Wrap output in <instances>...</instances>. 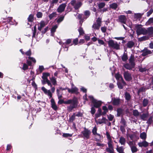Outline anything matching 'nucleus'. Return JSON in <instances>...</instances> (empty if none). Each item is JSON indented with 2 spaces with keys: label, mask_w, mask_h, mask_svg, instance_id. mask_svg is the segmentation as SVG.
Here are the masks:
<instances>
[{
  "label": "nucleus",
  "mask_w": 153,
  "mask_h": 153,
  "mask_svg": "<svg viewBox=\"0 0 153 153\" xmlns=\"http://www.w3.org/2000/svg\"><path fill=\"white\" fill-rule=\"evenodd\" d=\"M58 103L59 104H62V103L65 104H71L70 105L67 107V109L68 111H71L74 108L77 107L78 102L76 99L74 98L73 99L68 100L66 101H64L63 100L60 99H59Z\"/></svg>",
  "instance_id": "f257e3e1"
},
{
  "label": "nucleus",
  "mask_w": 153,
  "mask_h": 153,
  "mask_svg": "<svg viewBox=\"0 0 153 153\" xmlns=\"http://www.w3.org/2000/svg\"><path fill=\"white\" fill-rule=\"evenodd\" d=\"M109 46L117 50L120 49V43H118L117 42L112 40H110L108 42Z\"/></svg>",
  "instance_id": "f03ea898"
},
{
  "label": "nucleus",
  "mask_w": 153,
  "mask_h": 153,
  "mask_svg": "<svg viewBox=\"0 0 153 153\" xmlns=\"http://www.w3.org/2000/svg\"><path fill=\"white\" fill-rule=\"evenodd\" d=\"M49 76L50 74L48 73H43L42 76L43 80L42 81V82L43 85L47 83L48 86L52 87V85L50 81L48 79V77Z\"/></svg>",
  "instance_id": "7ed1b4c3"
},
{
  "label": "nucleus",
  "mask_w": 153,
  "mask_h": 153,
  "mask_svg": "<svg viewBox=\"0 0 153 153\" xmlns=\"http://www.w3.org/2000/svg\"><path fill=\"white\" fill-rule=\"evenodd\" d=\"M82 137L84 139H88L90 138V136L91 134V131L85 127L84 128V130L81 132Z\"/></svg>",
  "instance_id": "20e7f679"
},
{
  "label": "nucleus",
  "mask_w": 153,
  "mask_h": 153,
  "mask_svg": "<svg viewBox=\"0 0 153 153\" xmlns=\"http://www.w3.org/2000/svg\"><path fill=\"white\" fill-rule=\"evenodd\" d=\"M89 97L90 99L92 101L94 107L97 108L101 106L102 103L101 101H98L94 99L92 96H89Z\"/></svg>",
  "instance_id": "39448f33"
},
{
  "label": "nucleus",
  "mask_w": 153,
  "mask_h": 153,
  "mask_svg": "<svg viewBox=\"0 0 153 153\" xmlns=\"http://www.w3.org/2000/svg\"><path fill=\"white\" fill-rule=\"evenodd\" d=\"M136 33L138 35L143 34L146 35L147 34V30L145 28H142L139 26L137 27Z\"/></svg>",
  "instance_id": "423d86ee"
},
{
  "label": "nucleus",
  "mask_w": 153,
  "mask_h": 153,
  "mask_svg": "<svg viewBox=\"0 0 153 153\" xmlns=\"http://www.w3.org/2000/svg\"><path fill=\"white\" fill-rule=\"evenodd\" d=\"M96 23L92 25V27L94 30L99 29L101 24V19L98 18L96 21Z\"/></svg>",
  "instance_id": "0eeeda50"
},
{
  "label": "nucleus",
  "mask_w": 153,
  "mask_h": 153,
  "mask_svg": "<svg viewBox=\"0 0 153 153\" xmlns=\"http://www.w3.org/2000/svg\"><path fill=\"white\" fill-rule=\"evenodd\" d=\"M107 137L108 139V142L107 144L108 146V148H114L113 141L111 138V137L109 133L106 132V134Z\"/></svg>",
  "instance_id": "6e6552de"
},
{
  "label": "nucleus",
  "mask_w": 153,
  "mask_h": 153,
  "mask_svg": "<svg viewBox=\"0 0 153 153\" xmlns=\"http://www.w3.org/2000/svg\"><path fill=\"white\" fill-rule=\"evenodd\" d=\"M71 4L74 7L75 9H78L82 5L80 2H76L75 0H72L71 2Z\"/></svg>",
  "instance_id": "1a4fd4ad"
},
{
  "label": "nucleus",
  "mask_w": 153,
  "mask_h": 153,
  "mask_svg": "<svg viewBox=\"0 0 153 153\" xmlns=\"http://www.w3.org/2000/svg\"><path fill=\"white\" fill-rule=\"evenodd\" d=\"M78 89L77 88L75 87L74 85L73 84H71V89L69 88H68V91L69 93H75L76 94L78 93Z\"/></svg>",
  "instance_id": "9d476101"
},
{
  "label": "nucleus",
  "mask_w": 153,
  "mask_h": 153,
  "mask_svg": "<svg viewBox=\"0 0 153 153\" xmlns=\"http://www.w3.org/2000/svg\"><path fill=\"white\" fill-rule=\"evenodd\" d=\"M124 76L125 79L127 81H130L132 78L131 74L128 71H126L124 73Z\"/></svg>",
  "instance_id": "9b49d317"
},
{
  "label": "nucleus",
  "mask_w": 153,
  "mask_h": 153,
  "mask_svg": "<svg viewBox=\"0 0 153 153\" xmlns=\"http://www.w3.org/2000/svg\"><path fill=\"white\" fill-rule=\"evenodd\" d=\"M41 89L45 94L49 97L50 98L52 97V94L50 90H48L44 87H42Z\"/></svg>",
  "instance_id": "f8f14e48"
},
{
  "label": "nucleus",
  "mask_w": 153,
  "mask_h": 153,
  "mask_svg": "<svg viewBox=\"0 0 153 153\" xmlns=\"http://www.w3.org/2000/svg\"><path fill=\"white\" fill-rule=\"evenodd\" d=\"M118 20L119 22L123 24H126L127 21L126 16L123 15H121L119 16Z\"/></svg>",
  "instance_id": "ddd939ff"
},
{
  "label": "nucleus",
  "mask_w": 153,
  "mask_h": 153,
  "mask_svg": "<svg viewBox=\"0 0 153 153\" xmlns=\"http://www.w3.org/2000/svg\"><path fill=\"white\" fill-rule=\"evenodd\" d=\"M66 4H62L60 5L57 9V11L59 13H61L64 11L66 7Z\"/></svg>",
  "instance_id": "4468645a"
},
{
  "label": "nucleus",
  "mask_w": 153,
  "mask_h": 153,
  "mask_svg": "<svg viewBox=\"0 0 153 153\" xmlns=\"http://www.w3.org/2000/svg\"><path fill=\"white\" fill-rule=\"evenodd\" d=\"M142 52L141 55L143 56H145L152 53L151 51L148 50L147 48H145L144 50L142 51Z\"/></svg>",
  "instance_id": "2eb2a0df"
},
{
  "label": "nucleus",
  "mask_w": 153,
  "mask_h": 153,
  "mask_svg": "<svg viewBox=\"0 0 153 153\" xmlns=\"http://www.w3.org/2000/svg\"><path fill=\"white\" fill-rule=\"evenodd\" d=\"M149 143L145 140H144L142 142H140L138 143V145L140 147H146L149 146Z\"/></svg>",
  "instance_id": "dca6fc26"
},
{
  "label": "nucleus",
  "mask_w": 153,
  "mask_h": 153,
  "mask_svg": "<svg viewBox=\"0 0 153 153\" xmlns=\"http://www.w3.org/2000/svg\"><path fill=\"white\" fill-rule=\"evenodd\" d=\"M46 24L47 23H46L44 21H41L38 25V30L41 31L42 28L44 27Z\"/></svg>",
  "instance_id": "f3484780"
},
{
  "label": "nucleus",
  "mask_w": 153,
  "mask_h": 153,
  "mask_svg": "<svg viewBox=\"0 0 153 153\" xmlns=\"http://www.w3.org/2000/svg\"><path fill=\"white\" fill-rule=\"evenodd\" d=\"M115 76L116 79L117 80L121 81L124 84H125V83L124 81L123 78L120 74H117L115 75Z\"/></svg>",
  "instance_id": "a211bd4d"
},
{
  "label": "nucleus",
  "mask_w": 153,
  "mask_h": 153,
  "mask_svg": "<svg viewBox=\"0 0 153 153\" xmlns=\"http://www.w3.org/2000/svg\"><path fill=\"white\" fill-rule=\"evenodd\" d=\"M51 107L54 110H56L57 109V107L56 105L54 100L52 98L51 100Z\"/></svg>",
  "instance_id": "6ab92c4d"
},
{
  "label": "nucleus",
  "mask_w": 153,
  "mask_h": 153,
  "mask_svg": "<svg viewBox=\"0 0 153 153\" xmlns=\"http://www.w3.org/2000/svg\"><path fill=\"white\" fill-rule=\"evenodd\" d=\"M113 104L115 105H118L120 103V100L119 98H114L112 101Z\"/></svg>",
  "instance_id": "aec40b11"
},
{
  "label": "nucleus",
  "mask_w": 153,
  "mask_h": 153,
  "mask_svg": "<svg viewBox=\"0 0 153 153\" xmlns=\"http://www.w3.org/2000/svg\"><path fill=\"white\" fill-rule=\"evenodd\" d=\"M134 66L133 64H131L129 65L128 63L124 65V67L127 69L130 70L134 67Z\"/></svg>",
  "instance_id": "412c9836"
},
{
  "label": "nucleus",
  "mask_w": 153,
  "mask_h": 153,
  "mask_svg": "<svg viewBox=\"0 0 153 153\" xmlns=\"http://www.w3.org/2000/svg\"><path fill=\"white\" fill-rule=\"evenodd\" d=\"M107 120L105 117H102L101 120H99L98 121L96 120V122L97 124H101L103 123H105V121Z\"/></svg>",
  "instance_id": "4be33fe9"
},
{
  "label": "nucleus",
  "mask_w": 153,
  "mask_h": 153,
  "mask_svg": "<svg viewBox=\"0 0 153 153\" xmlns=\"http://www.w3.org/2000/svg\"><path fill=\"white\" fill-rule=\"evenodd\" d=\"M134 45V42L131 41H129L127 44V46L128 48H131Z\"/></svg>",
  "instance_id": "5701e85b"
},
{
  "label": "nucleus",
  "mask_w": 153,
  "mask_h": 153,
  "mask_svg": "<svg viewBox=\"0 0 153 153\" xmlns=\"http://www.w3.org/2000/svg\"><path fill=\"white\" fill-rule=\"evenodd\" d=\"M140 137L142 140H145L147 137L146 134L145 132H143L141 133L140 134Z\"/></svg>",
  "instance_id": "b1692460"
},
{
  "label": "nucleus",
  "mask_w": 153,
  "mask_h": 153,
  "mask_svg": "<svg viewBox=\"0 0 153 153\" xmlns=\"http://www.w3.org/2000/svg\"><path fill=\"white\" fill-rule=\"evenodd\" d=\"M134 57L133 55H131L129 59V62L130 64H133L134 66L135 65L134 63Z\"/></svg>",
  "instance_id": "393cba45"
},
{
  "label": "nucleus",
  "mask_w": 153,
  "mask_h": 153,
  "mask_svg": "<svg viewBox=\"0 0 153 153\" xmlns=\"http://www.w3.org/2000/svg\"><path fill=\"white\" fill-rule=\"evenodd\" d=\"M125 139L123 137H121L119 139V142L122 145H124L126 143Z\"/></svg>",
  "instance_id": "a878e982"
},
{
  "label": "nucleus",
  "mask_w": 153,
  "mask_h": 153,
  "mask_svg": "<svg viewBox=\"0 0 153 153\" xmlns=\"http://www.w3.org/2000/svg\"><path fill=\"white\" fill-rule=\"evenodd\" d=\"M116 149L119 153H125L124 152V148L122 146L117 147Z\"/></svg>",
  "instance_id": "bb28decb"
},
{
  "label": "nucleus",
  "mask_w": 153,
  "mask_h": 153,
  "mask_svg": "<svg viewBox=\"0 0 153 153\" xmlns=\"http://www.w3.org/2000/svg\"><path fill=\"white\" fill-rule=\"evenodd\" d=\"M84 14L85 17L83 18L86 19L89 16L90 13L89 11L86 10L84 12Z\"/></svg>",
  "instance_id": "cd10ccee"
},
{
  "label": "nucleus",
  "mask_w": 153,
  "mask_h": 153,
  "mask_svg": "<svg viewBox=\"0 0 153 153\" xmlns=\"http://www.w3.org/2000/svg\"><path fill=\"white\" fill-rule=\"evenodd\" d=\"M130 148L131 151L133 153H136L138 151L137 148L134 145L131 146Z\"/></svg>",
  "instance_id": "c85d7f7f"
},
{
  "label": "nucleus",
  "mask_w": 153,
  "mask_h": 153,
  "mask_svg": "<svg viewBox=\"0 0 153 153\" xmlns=\"http://www.w3.org/2000/svg\"><path fill=\"white\" fill-rule=\"evenodd\" d=\"M147 34L151 35L153 33V28L152 27H149L147 30Z\"/></svg>",
  "instance_id": "c756f323"
},
{
  "label": "nucleus",
  "mask_w": 153,
  "mask_h": 153,
  "mask_svg": "<svg viewBox=\"0 0 153 153\" xmlns=\"http://www.w3.org/2000/svg\"><path fill=\"white\" fill-rule=\"evenodd\" d=\"M50 79L53 85H55L56 84V79L54 77L50 78Z\"/></svg>",
  "instance_id": "7c9ffc66"
},
{
  "label": "nucleus",
  "mask_w": 153,
  "mask_h": 153,
  "mask_svg": "<svg viewBox=\"0 0 153 153\" xmlns=\"http://www.w3.org/2000/svg\"><path fill=\"white\" fill-rule=\"evenodd\" d=\"M118 5L116 3H113L110 5V7L113 9H116Z\"/></svg>",
  "instance_id": "2f4dec72"
},
{
  "label": "nucleus",
  "mask_w": 153,
  "mask_h": 153,
  "mask_svg": "<svg viewBox=\"0 0 153 153\" xmlns=\"http://www.w3.org/2000/svg\"><path fill=\"white\" fill-rule=\"evenodd\" d=\"M122 59L123 61H126L128 59L127 54L125 53H123V54L122 57Z\"/></svg>",
  "instance_id": "473e14b6"
},
{
  "label": "nucleus",
  "mask_w": 153,
  "mask_h": 153,
  "mask_svg": "<svg viewBox=\"0 0 153 153\" xmlns=\"http://www.w3.org/2000/svg\"><path fill=\"white\" fill-rule=\"evenodd\" d=\"M106 151L109 153H114V148H106Z\"/></svg>",
  "instance_id": "72a5a7b5"
},
{
  "label": "nucleus",
  "mask_w": 153,
  "mask_h": 153,
  "mask_svg": "<svg viewBox=\"0 0 153 153\" xmlns=\"http://www.w3.org/2000/svg\"><path fill=\"white\" fill-rule=\"evenodd\" d=\"M58 26L56 25L54 26L53 27L51 30V32L52 33V35L53 36V33H54L56 31V29L57 28Z\"/></svg>",
  "instance_id": "f704fd0d"
},
{
  "label": "nucleus",
  "mask_w": 153,
  "mask_h": 153,
  "mask_svg": "<svg viewBox=\"0 0 153 153\" xmlns=\"http://www.w3.org/2000/svg\"><path fill=\"white\" fill-rule=\"evenodd\" d=\"M95 139L97 141H99L101 139V135L99 134H97L95 135Z\"/></svg>",
  "instance_id": "c9c22d12"
},
{
  "label": "nucleus",
  "mask_w": 153,
  "mask_h": 153,
  "mask_svg": "<svg viewBox=\"0 0 153 153\" xmlns=\"http://www.w3.org/2000/svg\"><path fill=\"white\" fill-rule=\"evenodd\" d=\"M97 128L96 126L93 128L92 130V133L93 135H95L96 134H98L97 133Z\"/></svg>",
  "instance_id": "e433bc0d"
},
{
  "label": "nucleus",
  "mask_w": 153,
  "mask_h": 153,
  "mask_svg": "<svg viewBox=\"0 0 153 153\" xmlns=\"http://www.w3.org/2000/svg\"><path fill=\"white\" fill-rule=\"evenodd\" d=\"M133 114L134 116L137 117L139 115V112L137 110H134L133 111Z\"/></svg>",
  "instance_id": "4c0bfd02"
},
{
  "label": "nucleus",
  "mask_w": 153,
  "mask_h": 153,
  "mask_svg": "<svg viewBox=\"0 0 153 153\" xmlns=\"http://www.w3.org/2000/svg\"><path fill=\"white\" fill-rule=\"evenodd\" d=\"M33 20V16L32 14L30 15L28 18V20L29 22H32Z\"/></svg>",
  "instance_id": "58836bf2"
},
{
  "label": "nucleus",
  "mask_w": 153,
  "mask_h": 153,
  "mask_svg": "<svg viewBox=\"0 0 153 153\" xmlns=\"http://www.w3.org/2000/svg\"><path fill=\"white\" fill-rule=\"evenodd\" d=\"M56 13H53L49 15L48 16L50 19H51L53 18L56 17Z\"/></svg>",
  "instance_id": "ea45409f"
},
{
  "label": "nucleus",
  "mask_w": 153,
  "mask_h": 153,
  "mask_svg": "<svg viewBox=\"0 0 153 153\" xmlns=\"http://www.w3.org/2000/svg\"><path fill=\"white\" fill-rule=\"evenodd\" d=\"M117 115L120 116L123 113V110L121 108H118L117 109Z\"/></svg>",
  "instance_id": "a19ab883"
},
{
  "label": "nucleus",
  "mask_w": 153,
  "mask_h": 153,
  "mask_svg": "<svg viewBox=\"0 0 153 153\" xmlns=\"http://www.w3.org/2000/svg\"><path fill=\"white\" fill-rule=\"evenodd\" d=\"M148 100L146 99H144L143 100V105L144 107L146 106L148 104Z\"/></svg>",
  "instance_id": "79ce46f5"
},
{
  "label": "nucleus",
  "mask_w": 153,
  "mask_h": 153,
  "mask_svg": "<svg viewBox=\"0 0 153 153\" xmlns=\"http://www.w3.org/2000/svg\"><path fill=\"white\" fill-rule=\"evenodd\" d=\"M152 23H153V18H151L146 22V24L147 25H149Z\"/></svg>",
  "instance_id": "37998d69"
},
{
  "label": "nucleus",
  "mask_w": 153,
  "mask_h": 153,
  "mask_svg": "<svg viewBox=\"0 0 153 153\" xmlns=\"http://www.w3.org/2000/svg\"><path fill=\"white\" fill-rule=\"evenodd\" d=\"M79 34L82 35L84 33V32L82 27H80L78 30Z\"/></svg>",
  "instance_id": "c03bdc74"
},
{
  "label": "nucleus",
  "mask_w": 153,
  "mask_h": 153,
  "mask_svg": "<svg viewBox=\"0 0 153 153\" xmlns=\"http://www.w3.org/2000/svg\"><path fill=\"white\" fill-rule=\"evenodd\" d=\"M107 117L109 120L111 121L114 118V116L110 114L109 115H107Z\"/></svg>",
  "instance_id": "a18cd8bd"
},
{
  "label": "nucleus",
  "mask_w": 153,
  "mask_h": 153,
  "mask_svg": "<svg viewBox=\"0 0 153 153\" xmlns=\"http://www.w3.org/2000/svg\"><path fill=\"white\" fill-rule=\"evenodd\" d=\"M64 19V16H62L60 17L57 20V22L58 23H59L60 22H61L62 21L63 19Z\"/></svg>",
  "instance_id": "49530a36"
},
{
  "label": "nucleus",
  "mask_w": 153,
  "mask_h": 153,
  "mask_svg": "<svg viewBox=\"0 0 153 153\" xmlns=\"http://www.w3.org/2000/svg\"><path fill=\"white\" fill-rule=\"evenodd\" d=\"M105 4L104 2H101L98 5V7L100 8H102L105 6Z\"/></svg>",
  "instance_id": "de8ad7c7"
},
{
  "label": "nucleus",
  "mask_w": 153,
  "mask_h": 153,
  "mask_svg": "<svg viewBox=\"0 0 153 153\" xmlns=\"http://www.w3.org/2000/svg\"><path fill=\"white\" fill-rule=\"evenodd\" d=\"M126 99L127 100H129L130 98V96L129 94L127 92L125 93Z\"/></svg>",
  "instance_id": "09e8293b"
},
{
  "label": "nucleus",
  "mask_w": 153,
  "mask_h": 153,
  "mask_svg": "<svg viewBox=\"0 0 153 153\" xmlns=\"http://www.w3.org/2000/svg\"><path fill=\"white\" fill-rule=\"evenodd\" d=\"M153 12V9L152 8L147 13V16L148 17H149L150 16V15Z\"/></svg>",
  "instance_id": "8fccbe9b"
},
{
  "label": "nucleus",
  "mask_w": 153,
  "mask_h": 153,
  "mask_svg": "<svg viewBox=\"0 0 153 153\" xmlns=\"http://www.w3.org/2000/svg\"><path fill=\"white\" fill-rule=\"evenodd\" d=\"M147 115L146 114H143L140 116L141 118L143 120H146Z\"/></svg>",
  "instance_id": "3c124183"
},
{
  "label": "nucleus",
  "mask_w": 153,
  "mask_h": 153,
  "mask_svg": "<svg viewBox=\"0 0 153 153\" xmlns=\"http://www.w3.org/2000/svg\"><path fill=\"white\" fill-rule=\"evenodd\" d=\"M42 16V13L41 12H38L36 14L37 17L38 18H41Z\"/></svg>",
  "instance_id": "603ef678"
},
{
  "label": "nucleus",
  "mask_w": 153,
  "mask_h": 153,
  "mask_svg": "<svg viewBox=\"0 0 153 153\" xmlns=\"http://www.w3.org/2000/svg\"><path fill=\"white\" fill-rule=\"evenodd\" d=\"M62 136L64 137H71L72 134L68 133H64L62 135Z\"/></svg>",
  "instance_id": "864d4df0"
},
{
  "label": "nucleus",
  "mask_w": 153,
  "mask_h": 153,
  "mask_svg": "<svg viewBox=\"0 0 153 153\" xmlns=\"http://www.w3.org/2000/svg\"><path fill=\"white\" fill-rule=\"evenodd\" d=\"M58 1V0H52V2L51 4V6H53L54 4L57 3Z\"/></svg>",
  "instance_id": "5fc2aeb1"
},
{
  "label": "nucleus",
  "mask_w": 153,
  "mask_h": 153,
  "mask_svg": "<svg viewBox=\"0 0 153 153\" xmlns=\"http://www.w3.org/2000/svg\"><path fill=\"white\" fill-rule=\"evenodd\" d=\"M28 68V66L27 65H26V64L24 63L23 64V66L22 67V69L23 70H25L27 69Z\"/></svg>",
  "instance_id": "6e6d98bb"
},
{
  "label": "nucleus",
  "mask_w": 153,
  "mask_h": 153,
  "mask_svg": "<svg viewBox=\"0 0 153 153\" xmlns=\"http://www.w3.org/2000/svg\"><path fill=\"white\" fill-rule=\"evenodd\" d=\"M147 69L145 68H143L142 67H140L139 68V71L141 72L145 71Z\"/></svg>",
  "instance_id": "4d7b16f0"
},
{
  "label": "nucleus",
  "mask_w": 153,
  "mask_h": 153,
  "mask_svg": "<svg viewBox=\"0 0 153 153\" xmlns=\"http://www.w3.org/2000/svg\"><path fill=\"white\" fill-rule=\"evenodd\" d=\"M36 26H34V31L33 32V37H34L35 36L36 33Z\"/></svg>",
  "instance_id": "13d9d810"
},
{
  "label": "nucleus",
  "mask_w": 153,
  "mask_h": 153,
  "mask_svg": "<svg viewBox=\"0 0 153 153\" xmlns=\"http://www.w3.org/2000/svg\"><path fill=\"white\" fill-rule=\"evenodd\" d=\"M97 40L98 43L100 45H103L105 43L102 40L100 39H98Z\"/></svg>",
  "instance_id": "bf43d9fd"
},
{
  "label": "nucleus",
  "mask_w": 153,
  "mask_h": 153,
  "mask_svg": "<svg viewBox=\"0 0 153 153\" xmlns=\"http://www.w3.org/2000/svg\"><path fill=\"white\" fill-rule=\"evenodd\" d=\"M128 137L130 138L131 140H133L134 137L136 136L135 134H129L128 135Z\"/></svg>",
  "instance_id": "052dcab7"
},
{
  "label": "nucleus",
  "mask_w": 153,
  "mask_h": 153,
  "mask_svg": "<svg viewBox=\"0 0 153 153\" xmlns=\"http://www.w3.org/2000/svg\"><path fill=\"white\" fill-rule=\"evenodd\" d=\"M78 41V39L77 38H76L74 39L73 42L75 45H76L77 44Z\"/></svg>",
  "instance_id": "680f3d73"
},
{
  "label": "nucleus",
  "mask_w": 153,
  "mask_h": 153,
  "mask_svg": "<svg viewBox=\"0 0 153 153\" xmlns=\"http://www.w3.org/2000/svg\"><path fill=\"white\" fill-rule=\"evenodd\" d=\"M117 84L118 85V88L120 89H121L123 88V86L122 85V84L120 82H118L117 83Z\"/></svg>",
  "instance_id": "e2e57ef3"
},
{
  "label": "nucleus",
  "mask_w": 153,
  "mask_h": 153,
  "mask_svg": "<svg viewBox=\"0 0 153 153\" xmlns=\"http://www.w3.org/2000/svg\"><path fill=\"white\" fill-rule=\"evenodd\" d=\"M96 111V110L93 107H92L91 108V113L92 114H94L95 113V112Z\"/></svg>",
  "instance_id": "0e129e2a"
},
{
  "label": "nucleus",
  "mask_w": 153,
  "mask_h": 153,
  "mask_svg": "<svg viewBox=\"0 0 153 153\" xmlns=\"http://www.w3.org/2000/svg\"><path fill=\"white\" fill-rule=\"evenodd\" d=\"M101 30L102 32L103 33H105L106 31V27H101Z\"/></svg>",
  "instance_id": "69168bd1"
},
{
  "label": "nucleus",
  "mask_w": 153,
  "mask_h": 153,
  "mask_svg": "<svg viewBox=\"0 0 153 153\" xmlns=\"http://www.w3.org/2000/svg\"><path fill=\"white\" fill-rule=\"evenodd\" d=\"M121 123L124 126H125L126 124V122L125 120L123 119L122 118L121 119Z\"/></svg>",
  "instance_id": "338daca9"
},
{
  "label": "nucleus",
  "mask_w": 153,
  "mask_h": 153,
  "mask_svg": "<svg viewBox=\"0 0 153 153\" xmlns=\"http://www.w3.org/2000/svg\"><path fill=\"white\" fill-rule=\"evenodd\" d=\"M128 145L130 147H131V146H134V143L132 141H130L128 143Z\"/></svg>",
  "instance_id": "774afa93"
}]
</instances>
